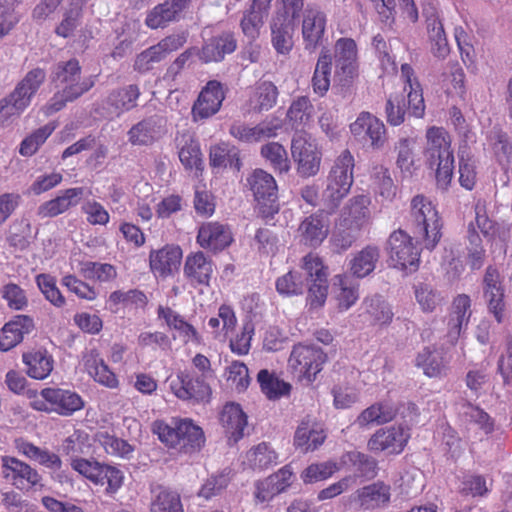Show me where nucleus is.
<instances>
[{
    "label": "nucleus",
    "instance_id": "nucleus-1",
    "mask_svg": "<svg viewBox=\"0 0 512 512\" xmlns=\"http://www.w3.org/2000/svg\"><path fill=\"white\" fill-rule=\"evenodd\" d=\"M410 226L415 238L433 250L442 237V220L435 205L425 196L416 195L410 205Z\"/></svg>",
    "mask_w": 512,
    "mask_h": 512
},
{
    "label": "nucleus",
    "instance_id": "nucleus-2",
    "mask_svg": "<svg viewBox=\"0 0 512 512\" xmlns=\"http://www.w3.org/2000/svg\"><path fill=\"white\" fill-rule=\"evenodd\" d=\"M45 79L46 72L41 68H34L17 83L9 95L0 100V125L18 117L30 106L32 98Z\"/></svg>",
    "mask_w": 512,
    "mask_h": 512
},
{
    "label": "nucleus",
    "instance_id": "nucleus-3",
    "mask_svg": "<svg viewBox=\"0 0 512 512\" xmlns=\"http://www.w3.org/2000/svg\"><path fill=\"white\" fill-rule=\"evenodd\" d=\"M355 160L348 149L343 150L328 173L323 198L330 209H335L348 195L354 182Z\"/></svg>",
    "mask_w": 512,
    "mask_h": 512
},
{
    "label": "nucleus",
    "instance_id": "nucleus-4",
    "mask_svg": "<svg viewBox=\"0 0 512 512\" xmlns=\"http://www.w3.org/2000/svg\"><path fill=\"white\" fill-rule=\"evenodd\" d=\"M153 432L157 434L161 442L173 448L196 450L204 442L202 429L188 419L172 421L171 424L155 421Z\"/></svg>",
    "mask_w": 512,
    "mask_h": 512
},
{
    "label": "nucleus",
    "instance_id": "nucleus-5",
    "mask_svg": "<svg viewBox=\"0 0 512 512\" xmlns=\"http://www.w3.org/2000/svg\"><path fill=\"white\" fill-rule=\"evenodd\" d=\"M72 469L95 485H106V493L114 494L123 484V472L111 465L81 457L71 459Z\"/></svg>",
    "mask_w": 512,
    "mask_h": 512
},
{
    "label": "nucleus",
    "instance_id": "nucleus-6",
    "mask_svg": "<svg viewBox=\"0 0 512 512\" xmlns=\"http://www.w3.org/2000/svg\"><path fill=\"white\" fill-rule=\"evenodd\" d=\"M52 80L65 90L70 99H78L88 92L96 82V76L82 77V69L75 58L59 62L52 72Z\"/></svg>",
    "mask_w": 512,
    "mask_h": 512
},
{
    "label": "nucleus",
    "instance_id": "nucleus-7",
    "mask_svg": "<svg viewBox=\"0 0 512 512\" xmlns=\"http://www.w3.org/2000/svg\"><path fill=\"white\" fill-rule=\"evenodd\" d=\"M38 411L54 412L61 416H71L84 407L82 397L71 390L48 387L40 391L39 397L32 402Z\"/></svg>",
    "mask_w": 512,
    "mask_h": 512
},
{
    "label": "nucleus",
    "instance_id": "nucleus-8",
    "mask_svg": "<svg viewBox=\"0 0 512 512\" xmlns=\"http://www.w3.org/2000/svg\"><path fill=\"white\" fill-rule=\"evenodd\" d=\"M327 355L315 345L297 344L293 346L288 363L300 380L312 382L322 370Z\"/></svg>",
    "mask_w": 512,
    "mask_h": 512
},
{
    "label": "nucleus",
    "instance_id": "nucleus-9",
    "mask_svg": "<svg viewBox=\"0 0 512 512\" xmlns=\"http://www.w3.org/2000/svg\"><path fill=\"white\" fill-rule=\"evenodd\" d=\"M291 155L301 176L311 177L319 172L322 153L316 141L305 132L294 134L291 141Z\"/></svg>",
    "mask_w": 512,
    "mask_h": 512
},
{
    "label": "nucleus",
    "instance_id": "nucleus-10",
    "mask_svg": "<svg viewBox=\"0 0 512 512\" xmlns=\"http://www.w3.org/2000/svg\"><path fill=\"white\" fill-rule=\"evenodd\" d=\"M302 269L306 274L305 282L310 280L308 288V301L312 308L324 305L328 294V273L321 258L314 253H309L302 259Z\"/></svg>",
    "mask_w": 512,
    "mask_h": 512
},
{
    "label": "nucleus",
    "instance_id": "nucleus-11",
    "mask_svg": "<svg viewBox=\"0 0 512 512\" xmlns=\"http://www.w3.org/2000/svg\"><path fill=\"white\" fill-rule=\"evenodd\" d=\"M410 429L403 424H394L380 428L372 434L367 443V448L373 453H385L398 455L402 453L410 439Z\"/></svg>",
    "mask_w": 512,
    "mask_h": 512
},
{
    "label": "nucleus",
    "instance_id": "nucleus-12",
    "mask_svg": "<svg viewBox=\"0 0 512 512\" xmlns=\"http://www.w3.org/2000/svg\"><path fill=\"white\" fill-rule=\"evenodd\" d=\"M387 251L394 267L399 269H416L420 252L413 244L412 237L404 230L392 232L387 241Z\"/></svg>",
    "mask_w": 512,
    "mask_h": 512
},
{
    "label": "nucleus",
    "instance_id": "nucleus-13",
    "mask_svg": "<svg viewBox=\"0 0 512 512\" xmlns=\"http://www.w3.org/2000/svg\"><path fill=\"white\" fill-rule=\"evenodd\" d=\"M1 475L19 490H29L41 485L42 477L26 462L13 456L1 457Z\"/></svg>",
    "mask_w": 512,
    "mask_h": 512
},
{
    "label": "nucleus",
    "instance_id": "nucleus-14",
    "mask_svg": "<svg viewBox=\"0 0 512 512\" xmlns=\"http://www.w3.org/2000/svg\"><path fill=\"white\" fill-rule=\"evenodd\" d=\"M170 389L181 400L207 401L211 395L208 379L189 371H179L170 381Z\"/></svg>",
    "mask_w": 512,
    "mask_h": 512
},
{
    "label": "nucleus",
    "instance_id": "nucleus-15",
    "mask_svg": "<svg viewBox=\"0 0 512 512\" xmlns=\"http://www.w3.org/2000/svg\"><path fill=\"white\" fill-rule=\"evenodd\" d=\"M225 99V92L220 82L211 80L206 83L192 106L194 121L207 119L215 115Z\"/></svg>",
    "mask_w": 512,
    "mask_h": 512
},
{
    "label": "nucleus",
    "instance_id": "nucleus-16",
    "mask_svg": "<svg viewBox=\"0 0 512 512\" xmlns=\"http://www.w3.org/2000/svg\"><path fill=\"white\" fill-rule=\"evenodd\" d=\"M281 128L282 123L277 118L267 119L255 126H249L244 122L237 121L230 126L229 133L240 142L254 143L276 137Z\"/></svg>",
    "mask_w": 512,
    "mask_h": 512
},
{
    "label": "nucleus",
    "instance_id": "nucleus-17",
    "mask_svg": "<svg viewBox=\"0 0 512 512\" xmlns=\"http://www.w3.org/2000/svg\"><path fill=\"white\" fill-rule=\"evenodd\" d=\"M166 133L165 121L153 115L134 124L127 132L128 142L132 146H150Z\"/></svg>",
    "mask_w": 512,
    "mask_h": 512
},
{
    "label": "nucleus",
    "instance_id": "nucleus-18",
    "mask_svg": "<svg viewBox=\"0 0 512 512\" xmlns=\"http://www.w3.org/2000/svg\"><path fill=\"white\" fill-rule=\"evenodd\" d=\"M426 144L424 156L427 165L433 169L436 161L453 157L451 149V138L449 133L442 127L432 126L426 130Z\"/></svg>",
    "mask_w": 512,
    "mask_h": 512
},
{
    "label": "nucleus",
    "instance_id": "nucleus-19",
    "mask_svg": "<svg viewBox=\"0 0 512 512\" xmlns=\"http://www.w3.org/2000/svg\"><path fill=\"white\" fill-rule=\"evenodd\" d=\"M326 22V15L319 7L307 5L303 11L302 19V36L305 49L315 50L321 44Z\"/></svg>",
    "mask_w": 512,
    "mask_h": 512
},
{
    "label": "nucleus",
    "instance_id": "nucleus-20",
    "mask_svg": "<svg viewBox=\"0 0 512 512\" xmlns=\"http://www.w3.org/2000/svg\"><path fill=\"white\" fill-rule=\"evenodd\" d=\"M215 264L209 256L198 251L189 254L184 263L183 273L191 286H209Z\"/></svg>",
    "mask_w": 512,
    "mask_h": 512
},
{
    "label": "nucleus",
    "instance_id": "nucleus-21",
    "mask_svg": "<svg viewBox=\"0 0 512 512\" xmlns=\"http://www.w3.org/2000/svg\"><path fill=\"white\" fill-rule=\"evenodd\" d=\"M182 259V250L177 245H165L152 250L149 254V266L156 277L167 278L178 270Z\"/></svg>",
    "mask_w": 512,
    "mask_h": 512
},
{
    "label": "nucleus",
    "instance_id": "nucleus-22",
    "mask_svg": "<svg viewBox=\"0 0 512 512\" xmlns=\"http://www.w3.org/2000/svg\"><path fill=\"white\" fill-rule=\"evenodd\" d=\"M484 298L488 303L489 311L498 323L502 322L505 309L504 288L500 281V274L495 267L489 266L483 278Z\"/></svg>",
    "mask_w": 512,
    "mask_h": 512
},
{
    "label": "nucleus",
    "instance_id": "nucleus-23",
    "mask_svg": "<svg viewBox=\"0 0 512 512\" xmlns=\"http://www.w3.org/2000/svg\"><path fill=\"white\" fill-rule=\"evenodd\" d=\"M293 17L287 11L277 13L271 22V42L279 54H288L294 45L293 35L295 24Z\"/></svg>",
    "mask_w": 512,
    "mask_h": 512
},
{
    "label": "nucleus",
    "instance_id": "nucleus-24",
    "mask_svg": "<svg viewBox=\"0 0 512 512\" xmlns=\"http://www.w3.org/2000/svg\"><path fill=\"white\" fill-rule=\"evenodd\" d=\"M35 328L34 320L28 315H16L0 329V350L8 351L20 344L25 335Z\"/></svg>",
    "mask_w": 512,
    "mask_h": 512
},
{
    "label": "nucleus",
    "instance_id": "nucleus-25",
    "mask_svg": "<svg viewBox=\"0 0 512 512\" xmlns=\"http://www.w3.org/2000/svg\"><path fill=\"white\" fill-rule=\"evenodd\" d=\"M350 131L355 137H368L373 148L383 147L386 141V129L381 120L369 112H362L350 125Z\"/></svg>",
    "mask_w": 512,
    "mask_h": 512
},
{
    "label": "nucleus",
    "instance_id": "nucleus-26",
    "mask_svg": "<svg viewBox=\"0 0 512 512\" xmlns=\"http://www.w3.org/2000/svg\"><path fill=\"white\" fill-rule=\"evenodd\" d=\"M232 242V233L227 225L220 222L203 223L197 234V243L204 249L221 251Z\"/></svg>",
    "mask_w": 512,
    "mask_h": 512
},
{
    "label": "nucleus",
    "instance_id": "nucleus-27",
    "mask_svg": "<svg viewBox=\"0 0 512 512\" xmlns=\"http://www.w3.org/2000/svg\"><path fill=\"white\" fill-rule=\"evenodd\" d=\"M390 486L383 482H376L358 489L352 496L360 508L364 510L381 508L390 502Z\"/></svg>",
    "mask_w": 512,
    "mask_h": 512
},
{
    "label": "nucleus",
    "instance_id": "nucleus-28",
    "mask_svg": "<svg viewBox=\"0 0 512 512\" xmlns=\"http://www.w3.org/2000/svg\"><path fill=\"white\" fill-rule=\"evenodd\" d=\"M84 194V188L74 187L62 191L57 197L44 202L38 207L37 214L41 218L56 217L71 207L78 205Z\"/></svg>",
    "mask_w": 512,
    "mask_h": 512
},
{
    "label": "nucleus",
    "instance_id": "nucleus-29",
    "mask_svg": "<svg viewBox=\"0 0 512 512\" xmlns=\"http://www.w3.org/2000/svg\"><path fill=\"white\" fill-rule=\"evenodd\" d=\"M401 78L404 81L403 93H407L408 108L411 115L422 118L425 113L422 88L415 76L414 69L407 63L401 65Z\"/></svg>",
    "mask_w": 512,
    "mask_h": 512
},
{
    "label": "nucleus",
    "instance_id": "nucleus-30",
    "mask_svg": "<svg viewBox=\"0 0 512 512\" xmlns=\"http://www.w3.org/2000/svg\"><path fill=\"white\" fill-rule=\"evenodd\" d=\"M416 366L429 378H443L449 373V359L442 350L425 347L416 357Z\"/></svg>",
    "mask_w": 512,
    "mask_h": 512
},
{
    "label": "nucleus",
    "instance_id": "nucleus-31",
    "mask_svg": "<svg viewBox=\"0 0 512 512\" xmlns=\"http://www.w3.org/2000/svg\"><path fill=\"white\" fill-rule=\"evenodd\" d=\"M140 89L135 84L112 90L105 99V107L110 114L120 116L137 106Z\"/></svg>",
    "mask_w": 512,
    "mask_h": 512
},
{
    "label": "nucleus",
    "instance_id": "nucleus-32",
    "mask_svg": "<svg viewBox=\"0 0 512 512\" xmlns=\"http://www.w3.org/2000/svg\"><path fill=\"white\" fill-rule=\"evenodd\" d=\"M471 299L466 294H460L454 298L452 303V312L448 319L447 336L451 343H455L459 338L462 329L467 326L471 316Z\"/></svg>",
    "mask_w": 512,
    "mask_h": 512
},
{
    "label": "nucleus",
    "instance_id": "nucleus-33",
    "mask_svg": "<svg viewBox=\"0 0 512 512\" xmlns=\"http://www.w3.org/2000/svg\"><path fill=\"white\" fill-rule=\"evenodd\" d=\"M14 445L20 454L53 472L62 468L59 455L48 449L40 448L23 438L16 439Z\"/></svg>",
    "mask_w": 512,
    "mask_h": 512
},
{
    "label": "nucleus",
    "instance_id": "nucleus-34",
    "mask_svg": "<svg viewBox=\"0 0 512 512\" xmlns=\"http://www.w3.org/2000/svg\"><path fill=\"white\" fill-rule=\"evenodd\" d=\"M26 374L36 380L46 379L54 368V358L46 349H32L23 353Z\"/></svg>",
    "mask_w": 512,
    "mask_h": 512
},
{
    "label": "nucleus",
    "instance_id": "nucleus-35",
    "mask_svg": "<svg viewBox=\"0 0 512 512\" xmlns=\"http://www.w3.org/2000/svg\"><path fill=\"white\" fill-rule=\"evenodd\" d=\"M83 364L88 374L99 384L108 388L118 386L116 375L109 369L96 349H91L83 355Z\"/></svg>",
    "mask_w": 512,
    "mask_h": 512
},
{
    "label": "nucleus",
    "instance_id": "nucleus-36",
    "mask_svg": "<svg viewBox=\"0 0 512 512\" xmlns=\"http://www.w3.org/2000/svg\"><path fill=\"white\" fill-rule=\"evenodd\" d=\"M357 45L351 38H340L335 43L336 74L351 78L356 71Z\"/></svg>",
    "mask_w": 512,
    "mask_h": 512
},
{
    "label": "nucleus",
    "instance_id": "nucleus-37",
    "mask_svg": "<svg viewBox=\"0 0 512 512\" xmlns=\"http://www.w3.org/2000/svg\"><path fill=\"white\" fill-rule=\"evenodd\" d=\"M328 219L322 213L306 217L299 225L298 231L302 240L309 246H318L328 235Z\"/></svg>",
    "mask_w": 512,
    "mask_h": 512
},
{
    "label": "nucleus",
    "instance_id": "nucleus-38",
    "mask_svg": "<svg viewBox=\"0 0 512 512\" xmlns=\"http://www.w3.org/2000/svg\"><path fill=\"white\" fill-rule=\"evenodd\" d=\"M220 421L230 439L237 442L243 437L247 415L238 403H227L221 412Z\"/></svg>",
    "mask_w": 512,
    "mask_h": 512
},
{
    "label": "nucleus",
    "instance_id": "nucleus-39",
    "mask_svg": "<svg viewBox=\"0 0 512 512\" xmlns=\"http://www.w3.org/2000/svg\"><path fill=\"white\" fill-rule=\"evenodd\" d=\"M379 260V247L376 245H367L353 254L349 261L350 272L357 278H364L375 270Z\"/></svg>",
    "mask_w": 512,
    "mask_h": 512
},
{
    "label": "nucleus",
    "instance_id": "nucleus-40",
    "mask_svg": "<svg viewBox=\"0 0 512 512\" xmlns=\"http://www.w3.org/2000/svg\"><path fill=\"white\" fill-rule=\"evenodd\" d=\"M236 40L230 33H223L218 37L212 38L207 42L199 52V58L205 62L221 61L226 54H230L236 49Z\"/></svg>",
    "mask_w": 512,
    "mask_h": 512
},
{
    "label": "nucleus",
    "instance_id": "nucleus-41",
    "mask_svg": "<svg viewBox=\"0 0 512 512\" xmlns=\"http://www.w3.org/2000/svg\"><path fill=\"white\" fill-rule=\"evenodd\" d=\"M248 183L257 201H275L277 184L274 177L262 169L255 170L248 178Z\"/></svg>",
    "mask_w": 512,
    "mask_h": 512
},
{
    "label": "nucleus",
    "instance_id": "nucleus-42",
    "mask_svg": "<svg viewBox=\"0 0 512 512\" xmlns=\"http://www.w3.org/2000/svg\"><path fill=\"white\" fill-rule=\"evenodd\" d=\"M278 89L270 81L260 82L254 89L248 101V112L261 113L268 111L277 102Z\"/></svg>",
    "mask_w": 512,
    "mask_h": 512
},
{
    "label": "nucleus",
    "instance_id": "nucleus-43",
    "mask_svg": "<svg viewBox=\"0 0 512 512\" xmlns=\"http://www.w3.org/2000/svg\"><path fill=\"white\" fill-rule=\"evenodd\" d=\"M326 435L323 430L315 429L309 418L303 419L294 435L295 447L303 452L313 451L323 444Z\"/></svg>",
    "mask_w": 512,
    "mask_h": 512
},
{
    "label": "nucleus",
    "instance_id": "nucleus-44",
    "mask_svg": "<svg viewBox=\"0 0 512 512\" xmlns=\"http://www.w3.org/2000/svg\"><path fill=\"white\" fill-rule=\"evenodd\" d=\"M183 11L171 0L156 5L146 16L145 23L151 29L167 26L170 22L179 20Z\"/></svg>",
    "mask_w": 512,
    "mask_h": 512
},
{
    "label": "nucleus",
    "instance_id": "nucleus-45",
    "mask_svg": "<svg viewBox=\"0 0 512 512\" xmlns=\"http://www.w3.org/2000/svg\"><path fill=\"white\" fill-rule=\"evenodd\" d=\"M313 105L306 96L296 98L287 111L289 124L296 133L303 132L304 128L312 122Z\"/></svg>",
    "mask_w": 512,
    "mask_h": 512
},
{
    "label": "nucleus",
    "instance_id": "nucleus-46",
    "mask_svg": "<svg viewBox=\"0 0 512 512\" xmlns=\"http://www.w3.org/2000/svg\"><path fill=\"white\" fill-rule=\"evenodd\" d=\"M151 493V512H183L178 493L160 485L153 486Z\"/></svg>",
    "mask_w": 512,
    "mask_h": 512
},
{
    "label": "nucleus",
    "instance_id": "nucleus-47",
    "mask_svg": "<svg viewBox=\"0 0 512 512\" xmlns=\"http://www.w3.org/2000/svg\"><path fill=\"white\" fill-rule=\"evenodd\" d=\"M179 147V159L186 169L201 168L202 159L198 142L189 134L176 137Z\"/></svg>",
    "mask_w": 512,
    "mask_h": 512
},
{
    "label": "nucleus",
    "instance_id": "nucleus-48",
    "mask_svg": "<svg viewBox=\"0 0 512 512\" xmlns=\"http://www.w3.org/2000/svg\"><path fill=\"white\" fill-rule=\"evenodd\" d=\"M416 139L402 137L396 143L394 150L397 153L396 165L403 174L411 176L416 169L415 159Z\"/></svg>",
    "mask_w": 512,
    "mask_h": 512
},
{
    "label": "nucleus",
    "instance_id": "nucleus-49",
    "mask_svg": "<svg viewBox=\"0 0 512 512\" xmlns=\"http://www.w3.org/2000/svg\"><path fill=\"white\" fill-rule=\"evenodd\" d=\"M370 204L371 199L368 195H357L352 197L345 207V213L348 215V220L356 229H361L370 221Z\"/></svg>",
    "mask_w": 512,
    "mask_h": 512
},
{
    "label": "nucleus",
    "instance_id": "nucleus-50",
    "mask_svg": "<svg viewBox=\"0 0 512 512\" xmlns=\"http://www.w3.org/2000/svg\"><path fill=\"white\" fill-rule=\"evenodd\" d=\"M210 164L213 167H230L236 170L240 169L241 162L239 150L228 143L222 142L214 145L210 149Z\"/></svg>",
    "mask_w": 512,
    "mask_h": 512
},
{
    "label": "nucleus",
    "instance_id": "nucleus-51",
    "mask_svg": "<svg viewBox=\"0 0 512 512\" xmlns=\"http://www.w3.org/2000/svg\"><path fill=\"white\" fill-rule=\"evenodd\" d=\"M365 314L371 323L375 325H387L392 321L393 312L391 306L382 296L374 295L364 300Z\"/></svg>",
    "mask_w": 512,
    "mask_h": 512
},
{
    "label": "nucleus",
    "instance_id": "nucleus-52",
    "mask_svg": "<svg viewBox=\"0 0 512 512\" xmlns=\"http://www.w3.org/2000/svg\"><path fill=\"white\" fill-rule=\"evenodd\" d=\"M461 416L466 422L476 425L485 435H490L495 431V420L478 405L463 404Z\"/></svg>",
    "mask_w": 512,
    "mask_h": 512
},
{
    "label": "nucleus",
    "instance_id": "nucleus-53",
    "mask_svg": "<svg viewBox=\"0 0 512 512\" xmlns=\"http://www.w3.org/2000/svg\"><path fill=\"white\" fill-rule=\"evenodd\" d=\"M246 458L253 470H265L278 462L277 453L265 442L249 450Z\"/></svg>",
    "mask_w": 512,
    "mask_h": 512
},
{
    "label": "nucleus",
    "instance_id": "nucleus-54",
    "mask_svg": "<svg viewBox=\"0 0 512 512\" xmlns=\"http://www.w3.org/2000/svg\"><path fill=\"white\" fill-rule=\"evenodd\" d=\"M331 65V55L328 52H321L312 77L313 90L320 96H323L330 87Z\"/></svg>",
    "mask_w": 512,
    "mask_h": 512
},
{
    "label": "nucleus",
    "instance_id": "nucleus-55",
    "mask_svg": "<svg viewBox=\"0 0 512 512\" xmlns=\"http://www.w3.org/2000/svg\"><path fill=\"white\" fill-rule=\"evenodd\" d=\"M334 286L339 287L336 295L339 309L345 311L351 308L359 298L358 285L346 275H337L334 278Z\"/></svg>",
    "mask_w": 512,
    "mask_h": 512
},
{
    "label": "nucleus",
    "instance_id": "nucleus-56",
    "mask_svg": "<svg viewBox=\"0 0 512 512\" xmlns=\"http://www.w3.org/2000/svg\"><path fill=\"white\" fill-rule=\"evenodd\" d=\"M257 381L260 385L261 391L269 399H277L289 393L290 385L283 380H280L268 370H260L257 375Z\"/></svg>",
    "mask_w": 512,
    "mask_h": 512
},
{
    "label": "nucleus",
    "instance_id": "nucleus-57",
    "mask_svg": "<svg viewBox=\"0 0 512 512\" xmlns=\"http://www.w3.org/2000/svg\"><path fill=\"white\" fill-rule=\"evenodd\" d=\"M261 155L279 173H287L290 169L288 153L278 142H269L261 147Z\"/></svg>",
    "mask_w": 512,
    "mask_h": 512
},
{
    "label": "nucleus",
    "instance_id": "nucleus-58",
    "mask_svg": "<svg viewBox=\"0 0 512 512\" xmlns=\"http://www.w3.org/2000/svg\"><path fill=\"white\" fill-rule=\"evenodd\" d=\"M414 294L421 310L430 313L442 305L444 298L440 292L434 289L430 284L419 283L414 286Z\"/></svg>",
    "mask_w": 512,
    "mask_h": 512
},
{
    "label": "nucleus",
    "instance_id": "nucleus-59",
    "mask_svg": "<svg viewBox=\"0 0 512 512\" xmlns=\"http://www.w3.org/2000/svg\"><path fill=\"white\" fill-rule=\"evenodd\" d=\"M372 179L376 192L386 201H393L397 194V187L391 178L390 172L384 166L373 168Z\"/></svg>",
    "mask_w": 512,
    "mask_h": 512
},
{
    "label": "nucleus",
    "instance_id": "nucleus-60",
    "mask_svg": "<svg viewBox=\"0 0 512 512\" xmlns=\"http://www.w3.org/2000/svg\"><path fill=\"white\" fill-rule=\"evenodd\" d=\"M2 299L6 302L9 309L14 311H23L29 305L26 291L18 284L8 282L1 287Z\"/></svg>",
    "mask_w": 512,
    "mask_h": 512
},
{
    "label": "nucleus",
    "instance_id": "nucleus-61",
    "mask_svg": "<svg viewBox=\"0 0 512 512\" xmlns=\"http://www.w3.org/2000/svg\"><path fill=\"white\" fill-rule=\"evenodd\" d=\"M305 287V279L301 272L298 271H289L276 281L277 292L284 296L300 295Z\"/></svg>",
    "mask_w": 512,
    "mask_h": 512
},
{
    "label": "nucleus",
    "instance_id": "nucleus-62",
    "mask_svg": "<svg viewBox=\"0 0 512 512\" xmlns=\"http://www.w3.org/2000/svg\"><path fill=\"white\" fill-rule=\"evenodd\" d=\"M406 111L411 114L405 96L397 93L391 94L385 107L387 122L393 126H399L405 120Z\"/></svg>",
    "mask_w": 512,
    "mask_h": 512
},
{
    "label": "nucleus",
    "instance_id": "nucleus-63",
    "mask_svg": "<svg viewBox=\"0 0 512 512\" xmlns=\"http://www.w3.org/2000/svg\"><path fill=\"white\" fill-rule=\"evenodd\" d=\"M96 441L110 455L127 457L132 451V446L123 439L117 438L106 431H100L95 435Z\"/></svg>",
    "mask_w": 512,
    "mask_h": 512
},
{
    "label": "nucleus",
    "instance_id": "nucleus-64",
    "mask_svg": "<svg viewBox=\"0 0 512 512\" xmlns=\"http://www.w3.org/2000/svg\"><path fill=\"white\" fill-rule=\"evenodd\" d=\"M489 142L500 165L510 163L512 159V144L507 134L501 131H494L489 136Z\"/></svg>",
    "mask_w": 512,
    "mask_h": 512
}]
</instances>
